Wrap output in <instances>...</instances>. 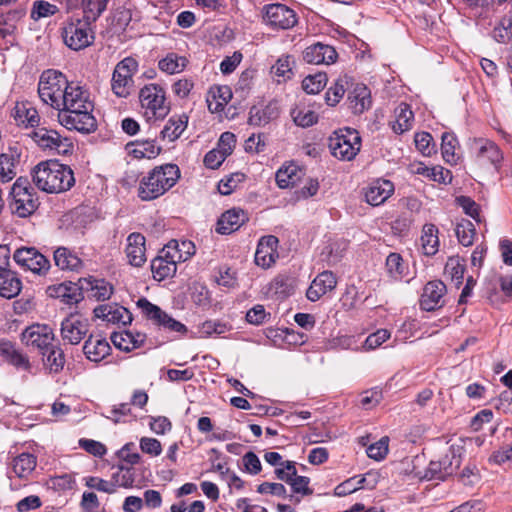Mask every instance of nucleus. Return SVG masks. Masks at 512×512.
Segmentation results:
<instances>
[{"label":"nucleus","mask_w":512,"mask_h":512,"mask_svg":"<svg viewBox=\"0 0 512 512\" xmlns=\"http://www.w3.org/2000/svg\"><path fill=\"white\" fill-rule=\"evenodd\" d=\"M187 123L188 116L186 114L171 117L161 131L162 138L175 141L186 129Z\"/></svg>","instance_id":"c9c22d12"},{"label":"nucleus","mask_w":512,"mask_h":512,"mask_svg":"<svg viewBox=\"0 0 512 512\" xmlns=\"http://www.w3.org/2000/svg\"><path fill=\"white\" fill-rule=\"evenodd\" d=\"M138 63L132 57L120 61L112 75V90L118 97H127L133 88V75L137 72Z\"/></svg>","instance_id":"6e6552de"},{"label":"nucleus","mask_w":512,"mask_h":512,"mask_svg":"<svg viewBox=\"0 0 512 512\" xmlns=\"http://www.w3.org/2000/svg\"><path fill=\"white\" fill-rule=\"evenodd\" d=\"M90 20L77 19L67 23L62 32L64 43L72 50L79 51L94 42V33L90 28Z\"/></svg>","instance_id":"0eeeda50"},{"label":"nucleus","mask_w":512,"mask_h":512,"mask_svg":"<svg viewBox=\"0 0 512 512\" xmlns=\"http://www.w3.org/2000/svg\"><path fill=\"white\" fill-rule=\"evenodd\" d=\"M327 80L325 73L309 75L302 81V87L308 94H317L326 86Z\"/></svg>","instance_id":"de8ad7c7"},{"label":"nucleus","mask_w":512,"mask_h":512,"mask_svg":"<svg viewBox=\"0 0 512 512\" xmlns=\"http://www.w3.org/2000/svg\"><path fill=\"white\" fill-rule=\"evenodd\" d=\"M34 184L47 193L68 191L75 183L72 169L56 160L39 163L32 173Z\"/></svg>","instance_id":"f03ea898"},{"label":"nucleus","mask_w":512,"mask_h":512,"mask_svg":"<svg viewBox=\"0 0 512 512\" xmlns=\"http://www.w3.org/2000/svg\"><path fill=\"white\" fill-rule=\"evenodd\" d=\"M180 177V170L175 164L155 167L139 183L138 196L143 201L158 198L173 187Z\"/></svg>","instance_id":"7ed1b4c3"},{"label":"nucleus","mask_w":512,"mask_h":512,"mask_svg":"<svg viewBox=\"0 0 512 512\" xmlns=\"http://www.w3.org/2000/svg\"><path fill=\"white\" fill-rule=\"evenodd\" d=\"M439 463L442 464V470L444 471L445 478L454 474L461 465V457L459 455H456L454 450H451L450 455H446L441 460H439Z\"/></svg>","instance_id":"bf43d9fd"},{"label":"nucleus","mask_w":512,"mask_h":512,"mask_svg":"<svg viewBox=\"0 0 512 512\" xmlns=\"http://www.w3.org/2000/svg\"><path fill=\"white\" fill-rule=\"evenodd\" d=\"M278 238L273 235L262 237L255 253V263L262 268L271 267L278 258Z\"/></svg>","instance_id":"dca6fc26"},{"label":"nucleus","mask_w":512,"mask_h":512,"mask_svg":"<svg viewBox=\"0 0 512 512\" xmlns=\"http://www.w3.org/2000/svg\"><path fill=\"white\" fill-rule=\"evenodd\" d=\"M337 284L336 277L331 271H323L316 276L307 289L306 296L310 301H317L327 292L332 291Z\"/></svg>","instance_id":"6ab92c4d"},{"label":"nucleus","mask_w":512,"mask_h":512,"mask_svg":"<svg viewBox=\"0 0 512 512\" xmlns=\"http://www.w3.org/2000/svg\"><path fill=\"white\" fill-rule=\"evenodd\" d=\"M420 240L425 255L432 256L438 252V228L434 224H425L423 226Z\"/></svg>","instance_id":"e433bc0d"},{"label":"nucleus","mask_w":512,"mask_h":512,"mask_svg":"<svg viewBox=\"0 0 512 512\" xmlns=\"http://www.w3.org/2000/svg\"><path fill=\"white\" fill-rule=\"evenodd\" d=\"M361 138L358 132L351 128L335 131L329 137V149L332 155L343 161H350L360 151Z\"/></svg>","instance_id":"39448f33"},{"label":"nucleus","mask_w":512,"mask_h":512,"mask_svg":"<svg viewBox=\"0 0 512 512\" xmlns=\"http://www.w3.org/2000/svg\"><path fill=\"white\" fill-rule=\"evenodd\" d=\"M42 102L58 111V120L68 130L89 134L96 130L97 122L92 115L93 102L89 93L78 84L69 82L60 71H44L38 83Z\"/></svg>","instance_id":"f257e3e1"},{"label":"nucleus","mask_w":512,"mask_h":512,"mask_svg":"<svg viewBox=\"0 0 512 512\" xmlns=\"http://www.w3.org/2000/svg\"><path fill=\"white\" fill-rule=\"evenodd\" d=\"M292 117L296 125L301 127H309L318 120L317 114L311 109L301 108L292 111Z\"/></svg>","instance_id":"8fccbe9b"},{"label":"nucleus","mask_w":512,"mask_h":512,"mask_svg":"<svg viewBox=\"0 0 512 512\" xmlns=\"http://www.w3.org/2000/svg\"><path fill=\"white\" fill-rule=\"evenodd\" d=\"M303 175L302 169L294 163H290L281 167L276 173L277 185L284 189L290 186H294L298 183Z\"/></svg>","instance_id":"7c9ffc66"},{"label":"nucleus","mask_w":512,"mask_h":512,"mask_svg":"<svg viewBox=\"0 0 512 512\" xmlns=\"http://www.w3.org/2000/svg\"><path fill=\"white\" fill-rule=\"evenodd\" d=\"M14 261L26 270L44 274L50 268L49 260L34 247H21L14 252Z\"/></svg>","instance_id":"9d476101"},{"label":"nucleus","mask_w":512,"mask_h":512,"mask_svg":"<svg viewBox=\"0 0 512 512\" xmlns=\"http://www.w3.org/2000/svg\"><path fill=\"white\" fill-rule=\"evenodd\" d=\"M114 488L116 486L129 488L133 486L134 474L130 468L120 466L118 470L112 475Z\"/></svg>","instance_id":"5fc2aeb1"},{"label":"nucleus","mask_w":512,"mask_h":512,"mask_svg":"<svg viewBox=\"0 0 512 512\" xmlns=\"http://www.w3.org/2000/svg\"><path fill=\"white\" fill-rule=\"evenodd\" d=\"M145 237L140 233H131L127 237L126 256L130 265L141 267L146 262Z\"/></svg>","instance_id":"aec40b11"},{"label":"nucleus","mask_w":512,"mask_h":512,"mask_svg":"<svg viewBox=\"0 0 512 512\" xmlns=\"http://www.w3.org/2000/svg\"><path fill=\"white\" fill-rule=\"evenodd\" d=\"M139 100L148 120L163 119L170 111V106L166 103L165 91L158 84L151 83L141 88Z\"/></svg>","instance_id":"423d86ee"},{"label":"nucleus","mask_w":512,"mask_h":512,"mask_svg":"<svg viewBox=\"0 0 512 512\" xmlns=\"http://www.w3.org/2000/svg\"><path fill=\"white\" fill-rule=\"evenodd\" d=\"M10 209L14 215L26 218L39 207V199L34 188L26 178H18L12 186Z\"/></svg>","instance_id":"20e7f679"},{"label":"nucleus","mask_w":512,"mask_h":512,"mask_svg":"<svg viewBox=\"0 0 512 512\" xmlns=\"http://www.w3.org/2000/svg\"><path fill=\"white\" fill-rule=\"evenodd\" d=\"M247 220L248 216L244 210L232 208L221 215L216 231L220 234H230L238 230Z\"/></svg>","instance_id":"412c9836"},{"label":"nucleus","mask_w":512,"mask_h":512,"mask_svg":"<svg viewBox=\"0 0 512 512\" xmlns=\"http://www.w3.org/2000/svg\"><path fill=\"white\" fill-rule=\"evenodd\" d=\"M474 149L477 151V158L480 161H489L493 165L499 164L503 155L499 147L492 141L486 139H476Z\"/></svg>","instance_id":"cd10ccee"},{"label":"nucleus","mask_w":512,"mask_h":512,"mask_svg":"<svg viewBox=\"0 0 512 512\" xmlns=\"http://www.w3.org/2000/svg\"><path fill=\"white\" fill-rule=\"evenodd\" d=\"M48 354L44 360V364L48 367L50 372L58 373L65 365V354L59 346L51 345L47 350Z\"/></svg>","instance_id":"79ce46f5"},{"label":"nucleus","mask_w":512,"mask_h":512,"mask_svg":"<svg viewBox=\"0 0 512 512\" xmlns=\"http://www.w3.org/2000/svg\"><path fill=\"white\" fill-rule=\"evenodd\" d=\"M111 346L105 338L99 335H90L83 345L86 358L93 362H100L110 354Z\"/></svg>","instance_id":"4be33fe9"},{"label":"nucleus","mask_w":512,"mask_h":512,"mask_svg":"<svg viewBox=\"0 0 512 512\" xmlns=\"http://www.w3.org/2000/svg\"><path fill=\"white\" fill-rule=\"evenodd\" d=\"M489 461L498 465L506 462L512 463V443L502 446L498 450L494 451L490 456Z\"/></svg>","instance_id":"774afa93"},{"label":"nucleus","mask_w":512,"mask_h":512,"mask_svg":"<svg viewBox=\"0 0 512 512\" xmlns=\"http://www.w3.org/2000/svg\"><path fill=\"white\" fill-rule=\"evenodd\" d=\"M94 315L113 324H129L132 321V315L128 309L116 304L99 305L94 309Z\"/></svg>","instance_id":"a211bd4d"},{"label":"nucleus","mask_w":512,"mask_h":512,"mask_svg":"<svg viewBox=\"0 0 512 512\" xmlns=\"http://www.w3.org/2000/svg\"><path fill=\"white\" fill-rule=\"evenodd\" d=\"M431 142L432 136L428 132H421L415 135V145L417 149L425 156H429L433 151Z\"/></svg>","instance_id":"338daca9"},{"label":"nucleus","mask_w":512,"mask_h":512,"mask_svg":"<svg viewBox=\"0 0 512 512\" xmlns=\"http://www.w3.org/2000/svg\"><path fill=\"white\" fill-rule=\"evenodd\" d=\"M33 139L42 148L55 150L59 154H67L73 148L72 141L62 137L57 131L39 128L33 132Z\"/></svg>","instance_id":"f8f14e48"},{"label":"nucleus","mask_w":512,"mask_h":512,"mask_svg":"<svg viewBox=\"0 0 512 512\" xmlns=\"http://www.w3.org/2000/svg\"><path fill=\"white\" fill-rule=\"evenodd\" d=\"M167 247L169 249H175L173 254L176 255V259L178 261H186L195 253V246L191 241H182L181 243H178L177 241L173 240L168 244Z\"/></svg>","instance_id":"3c124183"},{"label":"nucleus","mask_w":512,"mask_h":512,"mask_svg":"<svg viewBox=\"0 0 512 512\" xmlns=\"http://www.w3.org/2000/svg\"><path fill=\"white\" fill-rule=\"evenodd\" d=\"M13 116L16 121L31 127L38 125V111L29 102H17L13 109Z\"/></svg>","instance_id":"72a5a7b5"},{"label":"nucleus","mask_w":512,"mask_h":512,"mask_svg":"<svg viewBox=\"0 0 512 512\" xmlns=\"http://www.w3.org/2000/svg\"><path fill=\"white\" fill-rule=\"evenodd\" d=\"M338 54L334 47L322 43H316L307 47L303 52V59L309 64H333Z\"/></svg>","instance_id":"f3484780"},{"label":"nucleus","mask_w":512,"mask_h":512,"mask_svg":"<svg viewBox=\"0 0 512 512\" xmlns=\"http://www.w3.org/2000/svg\"><path fill=\"white\" fill-rule=\"evenodd\" d=\"M140 448L142 452L151 456H159L162 452L160 441L150 437H142L140 439Z\"/></svg>","instance_id":"69168bd1"},{"label":"nucleus","mask_w":512,"mask_h":512,"mask_svg":"<svg viewBox=\"0 0 512 512\" xmlns=\"http://www.w3.org/2000/svg\"><path fill=\"white\" fill-rule=\"evenodd\" d=\"M389 438L382 437L379 441L368 446L366 453L369 458L380 461L385 458L388 453Z\"/></svg>","instance_id":"864d4df0"},{"label":"nucleus","mask_w":512,"mask_h":512,"mask_svg":"<svg viewBox=\"0 0 512 512\" xmlns=\"http://www.w3.org/2000/svg\"><path fill=\"white\" fill-rule=\"evenodd\" d=\"M89 330L87 319L77 315H69L61 323V337L65 343L71 345L79 344Z\"/></svg>","instance_id":"ddd939ff"},{"label":"nucleus","mask_w":512,"mask_h":512,"mask_svg":"<svg viewBox=\"0 0 512 512\" xmlns=\"http://www.w3.org/2000/svg\"><path fill=\"white\" fill-rule=\"evenodd\" d=\"M265 18L271 27L279 29H290L297 23L295 12L283 4L268 5Z\"/></svg>","instance_id":"4468645a"},{"label":"nucleus","mask_w":512,"mask_h":512,"mask_svg":"<svg viewBox=\"0 0 512 512\" xmlns=\"http://www.w3.org/2000/svg\"><path fill=\"white\" fill-rule=\"evenodd\" d=\"M21 288V280L15 272L6 268L0 270V296L5 298L15 297L20 293Z\"/></svg>","instance_id":"c85d7f7f"},{"label":"nucleus","mask_w":512,"mask_h":512,"mask_svg":"<svg viewBox=\"0 0 512 512\" xmlns=\"http://www.w3.org/2000/svg\"><path fill=\"white\" fill-rule=\"evenodd\" d=\"M0 355L17 369L29 371L31 368L28 357L17 350L14 344L8 340H0Z\"/></svg>","instance_id":"b1692460"},{"label":"nucleus","mask_w":512,"mask_h":512,"mask_svg":"<svg viewBox=\"0 0 512 512\" xmlns=\"http://www.w3.org/2000/svg\"><path fill=\"white\" fill-rule=\"evenodd\" d=\"M58 12L57 6L47 1H36L33 4L31 18L38 20L40 18L49 17Z\"/></svg>","instance_id":"6e6d98bb"},{"label":"nucleus","mask_w":512,"mask_h":512,"mask_svg":"<svg viewBox=\"0 0 512 512\" xmlns=\"http://www.w3.org/2000/svg\"><path fill=\"white\" fill-rule=\"evenodd\" d=\"M145 340L146 335L141 332L123 331L111 335V341L115 347L126 352L141 347Z\"/></svg>","instance_id":"a878e982"},{"label":"nucleus","mask_w":512,"mask_h":512,"mask_svg":"<svg viewBox=\"0 0 512 512\" xmlns=\"http://www.w3.org/2000/svg\"><path fill=\"white\" fill-rule=\"evenodd\" d=\"M455 233L458 238V241L463 246L468 247L473 244L475 236V227L471 221L466 219L461 220L456 225Z\"/></svg>","instance_id":"c03bdc74"},{"label":"nucleus","mask_w":512,"mask_h":512,"mask_svg":"<svg viewBox=\"0 0 512 512\" xmlns=\"http://www.w3.org/2000/svg\"><path fill=\"white\" fill-rule=\"evenodd\" d=\"M36 467V457L30 453H22L14 458L12 469L19 478H25Z\"/></svg>","instance_id":"58836bf2"},{"label":"nucleus","mask_w":512,"mask_h":512,"mask_svg":"<svg viewBox=\"0 0 512 512\" xmlns=\"http://www.w3.org/2000/svg\"><path fill=\"white\" fill-rule=\"evenodd\" d=\"M267 317H270V314L266 313L263 305H255L246 313L247 322L253 325L263 324Z\"/></svg>","instance_id":"e2e57ef3"},{"label":"nucleus","mask_w":512,"mask_h":512,"mask_svg":"<svg viewBox=\"0 0 512 512\" xmlns=\"http://www.w3.org/2000/svg\"><path fill=\"white\" fill-rule=\"evenodd\" d=\"M187 59L183 56H178L175 53H169L165 58L159 61L158 67L161 71L168 74H175L182 72L186 65Z\"/></svg>","instance_id":"a19ab883"},{"label":"nucleus","mask_w":512,"mask_h":512,"mask_svg":"<svg viewBox=\"0 0 512 512\" xmlns=\"http://www.w3.org/2000/svg\"><path fill=\"white\" fill-rule=\"evenodd\" d=\"M297 469L295 466V462L293 461H285L281 465V467L276 468L275 474L279 480L285 481L286 483H290L293 476H296Z\"/></svg>","instance_id":"0e129e2a"},{"label":"nucleus","mask_w":512,"mask_h":512,"mask_svg":"<svg viewBox=\"0 0 512 512\" xmlns=\"http://www.w3.org/2000/svg\"><path fill=\"white\" fill-rule=\"evenodd\" d=\"M394 185L389 180H377L372 183L365 193L367 202L372 206L384 203L393 193Z\"/></svg>","instance_id":"393cba45"},{"label":"nucleus","mask_w":512,"mask_h":512,"mask_svg":"<svg viewBox=\"0 0 512 512\" xmlns=\"http://www.w3.org/2000/svg\"><path fill=\"white\" fill-rule=\"evenodd\" d=\"M54 262L59 269L70 271H77L83 265L81 259L66 247H58L54 251Z\"/></svg>","instance_id":"c756f323"},{"label":"nucleus","mask_w":512,"mask_h":512,"mask_svg":"<svg viewBox=\"0 0 512 512\" xmlns=\"http://www.w3.org/2000/svg\"><path fill=\"white\" fill-rule=\"evenodd\" d=\"M177 259L175 254L167 251L165 256H158L151 262V271L154 279L161 281L173 276L177 269Z\"/></svg>","instance_id":"5701e85b"},{"label":"nucleus","mask_w":512,"mask_h":512,"mask_svg":"<svg viewBox=\"0 0 512 512\" xmlns=\"http://www.w3.org/2000/svg\"><path fill=\"white\" fill-rule=\"evenodd\" d=\"M49 289L53 290L55 296L61 298L68 305L76 304L83 299L81 290H84V288L81 287L80 283L79 286L73 283H62L57 287Z\"/></svg>","instance_id":"f704fd0d"},{"label":"nucleus","mask_w":512,"mask_h":512,"mask_svg":"<svg viewBox=\"0 0 512 512\" xmlns=\"http://www.w3.org/2000/svg\"><path fill=\"white\" fill-rule=\"evenodd\" d=\"M446 285L440 280L428 282L423 289L420 299L421 308L425 311H433L444 305Z\"/></svg>","instance_id":"2eb2a0df"},{"label":"nucleus","mask_w":512,"mask_h":512,"mask_svg":"<svg viewBox=\"0 0 512 512\" xmlns=\"http://www.w3.org/2000/svg\"><path fill=\"white\" fill-rule=\"evenodd\" d=\"M22 342L28 346L37 348L45 356V350L53 344L55 335L53 329L45 324H33L22 332Z\"/></svg>","instance_id":"9b49d317"},{"label":"nucleus","mask_w":512,"mask_h":512,"mask_svg":"<svg viewBox=\"0 0 512 512\" xmlns=\"http://www.w3.org/2000/svg\"><path fill=\"white\" fill-rule=\"evenodd\" d=\"M345 94V87L342 79H338L333 86H331L326 94L325 100L329 106H335L340 102Z\"/></svg>","instance_id":"052dcab7"},{"label":"nucleus","mask_w":512,"mask_h":512,"mask_svg":"<svg viewBox=\"0 0 512 512\" xmlns=\"http://www.w3.org/2000/svg\"><path fill=\"white\" fill-rule=\"evenodd\" d=\"M354 113L361 114L371 106L370 91L365 85H356L348 96Z\"/></svg>","instance_id":"2f4dec72"},{"label":"nucleus","mask_w":512,"mask_h":512,"mask_svg":"<svg viewBox=\"0 0 512 512\" xmlns=\"http://www.w3.org/2000/svg\"><path fill=\"white\" fill-rule=\"evenodd\" d=\"M464 271L465 266L461 263L460 259L457 257H452L448 259L445 265L444 273L447 277L451 278L456 287H459L460 284H462Z\"/></svg>","instance_id":"49530a36"},{"label":"nucleus","mask_w":512,"mask_h":512,"mask_svg":"<svg viewBox=\"0 0 512 512\" xmlns=\"http://www.w3.org/2000/svg\"><path fill=\"white\" fill-rule=\"evenodd\" d=\"M109 0H82L84 18L95 22L106 10Z\"/></svg>","instance_id":"37998d69"},{"label":"nucleus","mask_w":512,"mask_h":512,"mask_svg":"<svg viewBox=\"0 0 512 512\" xmlns=\"http://www.w3.org/2000/svg\"><path fill=\"white\" fill-rule=\"evenodd\" d=\"M79 283L85 290H91L92 296L98 301L108 300L113 294V286L105 279L89 277L79 279Z\"/></svg>","instance_id":"bb28decb"},{"label":"nucleus","mask_w":512,"mask_h":512,"mask_svg":"<svg viewBox=\"0 0 512 512\" xmlns=\"http://www.w3.org/2000/svg\"><path fill=\"white\" fill-rule=\"evenodd\" d=\"M294 64V60L292 56L285 55L280 57L276 64L271 67V73L278 77L282 78V80L290 79L293 75L292 66ZM281 79H278V82H280Z\"/></svg>","instance_id":"a18cd8bd"},{"label":"nucleus","mask_w":512,"mask_h":512,"mask_svg":"<svg viewBox=\"0 0 512 512\" xmlns=\"http://www.w3.org/2000/svg\"><path fill=\"white\" fill-rule=\"evenodd\" d=\"M423 171L426 172V177L440 184H449L452 181L451 171L442 166L424 167Z\"/></svg>","instance_id":"603ef678"},{"label":"nucleus","mask_w":512,"mask_h":512,"mask_svg":"<svg viewBox=\"0 0 512 512\" xmlns=\"http://www.w3.org/2000/svg\"><path fill=\"white\" fill-rule=\"evenodd\" d=\"M19 156L14 153H3L0 155V180L9 182L16 176V166Z\"/></svg>","instance_id":"ea45409f"},{"label":"nucleus","mask_w":512,"mask_h":512,"mask_svg":"<svg viewBox=\"0 0 512 512\" xmlns=\"http://www.w3.org/2000/svg\"><path fill=\"white\" fill-rule=\"evenodd\" d=\"M295 278L287 273L278 274L269 284V291L279 298H286L294 291Z\"/></svg>","instance_id":"473e14b6"},{"label":"nucleus","mask_w":512,"mask_h":512,"mask_svg":"<svg viewBox=\"0 0 512 512\" xmlns=\"http://www.w3.org/2000/svg\"><path fill=\"white\" fill-rule=\"evenodd\" d=\"M243 179V174H232L219 182L218 190L222 195H230Z\"/></svg>","instance_id":"680f3d73"},{"label":"nucleus","mask_w":512,"mask_h":512,"mask_svg":"<svg viewBox=\"0 0 512 512\" xmlns=\"http://www.w3.org/2000/svg\"><path fill=\"white\" fill-rule=\"evenodd\" d=\"M457 204L463 209L465 214L480 222V207L479 205L470 197L467 196H459L456 198Z\"/></svg>","instance_id":"13d9d810"},{"label":"nucleus","mask_w":512,"mask_h":512,"mask_svg":"<svg viewBox=\"0 0 512 512\" xmlns=\"http://www.w3.org/2000/svg\"><path fill=\"white\" fill-rule=\"evenodd\" d=\"M396 120L392 125L394 132L402 134L412 128L414 114L407 104H400L395 110Z\"/></svg>","instance_id":"4c0bfd02"},{"label":"nucleus","mask_w":512,"mask_h":512,"mask_svg":"<svg viewBox=\"0 0 512 512\" xmlns=\"http://www.w3.org/2000/svg\"><path fill=\"white\" fill-rule=\"evenodd\" d=\"M137 307L141 309L143 315L156 326L172 332L185 333L187 328L181 322L175 320L159 306L151 303L146 298H140L137 301Z\"/></svg>","instance_id":"1a4fd4ad"},{"label":"nucleus","mask_w":512,"mask_h":512,"mask_svg":"<svg viewBox=\"0 0 512 512\" xmlns=\"http://www.w3.org/2000/svg\"><path fill=\"white\" fill-rule=\"evenodd\" d=\"M386 268L391 277H402L404 266L401 255L398 253H390L386 259Z\"/></svg>","instance_id":"4d7b16f0"},{"label":"nucleus","mask_w":512,"mask_h":512,"mask_svg":"<svg viewBox=\"0 0 512 512\" xmlns=\"http://www.w3.org/2000/svg\"><path fill=\"white\" fill-rule=\"evenodd\" d=\"M456 143L457 139L452 134L444 133L442 135L441 151L442 156L447 163H456Z\"/></svg>","instance_id":"09e8293b"}]
</instances>
